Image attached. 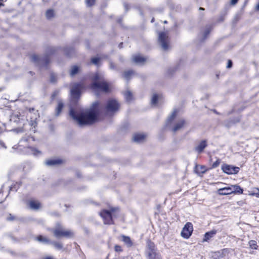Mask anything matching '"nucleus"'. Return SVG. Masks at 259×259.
I'll list each match as a JSON object with an SVG mask.
<instances>
[{"label": "nucleus", "instance_id": "6e6d98bb", "mask_svg": "<svg viewBox=\"0 0 259 259\" xmlns=\"http://www.w3.org/2000/svg\"><path fill=\"white\" fill-rule=\"evenodd\" d=\"M154 21V18H153L151 20V22H153Z\"/></svg>", "mask_w": 259, "mask_h": 259}, {"label": "nucleus", "instance_id": "9b49d317", "mask_svg": "<svg viewBox=\"0 0 259 259\" xmlns=\"http://www.w3.org/2000/svg\"><path fill=\"white\" fill-rule=\"evenodd\" d=\"M54 234L57 238L61 237H70L72 236L73 233L70 230H65L61 228H59L54 230Z\"/></svg>", "mask_w": 259, "mask_h": 259}, {"label": "nucleus", "instance_id": "c85d7f7f", "mask_svg": "<svg viewBox=\"0 0 259 259\" xmlns=\"http://www.w3.org/2000/svg\"><path fill=\"white\" fill-rule=\"evenodd\" d=\"M248 244L249 245V247L251 249H257L258 246L257 245V242L256 241L253 240H250L248 242Z\"/></svg>", "mask_w": 259, "mask_h": 259}, {"label": "nucleus", "instance_id": "864d4df0", "mask_svg": "<svg viewBox=\"0 0 259 259\" xmlns=\"http://www.w3.org/2000/svg\"><path fill=\"white\" fill-rule=\"evenodd\" d=\"M110 67L111 68L114 67L112 63L110 64Z\"/></svg>", "mask_w": 259, "mask_h": 259}, {"label": "nucleus", "instance_id": "6ab92c4d", "mask_svg": "<svg viewBox=\"0 0 259 259\" xmlns=\"http://www.w3.org/2000/svg\"><path fill=\"white\" fill-rule=\"evenodd\" d=\"M62 161L60 159H49L45 162L46 165L49 166L56 165L61 163Z\"/></svg>", "mask_w": 259, "mask_h": 259}, {"label": "nucleus", "instance_id": "1a4fd4ad", "mask_svg": "<svg viewBox=\"0 0 259 259\" xmlns=\"http://www.w3.org/2000/svg\"><path fill=\"white\" fill-rule=\"evenodd\" d=\"M158 41L162 48L164 50H167L168 48V37L164 32L159 33Z\"/></svg>", "mask_w": 259, "mask_h": 259}, {"label": "nucleus", "instance_id": "f03ea898", "mask_svg": "<svg viewBox=\"0 0 259 259\" xmlns=\"http://www.w3.org/2000/svg\"><path fill=\"white\" fill-rule=\"evenodd\" d=\"M93 79L94 81L91 84V89L97 96L99 95L98 92L99 91L103 92L108 91V84L102 75L99 73H96L94 76Z\"/></svg>", "mask_w": 259, "mask_h": 259}, {"label": "nucleus", "instance_id": "f704fd0d", "mask_svg": "<svg viewBox=\"0 0 259 259\" xmlns=\"http://www.w3.org/2000/svg\"><path fill=\"white\" fill-rule=\"evenodd\" d=\"M53 244L58 249H61L63 247L62 244L59 242H54Z\"/></svg>", "mask_w": 259, "mask_h": 259}, {"label": "nucleus", "instance_id": "bf43d9fd", "mask_svg": "<svg viewBox=\"0 0 259 259\" xmlns=\"http://www.w3.org/2000/svg\"><path fill=\"white\" fill-rule=\"evenodd\" d=\"M257 191L259 192V189H257Z\"/></svg>", "mask_w": 259, "mask_h": 259}, {"label": "nucleus", "instance_id": "5701e85b", "mask_svg": "<svg viewBox=\"0 0 259 259\" xmlns=\"http://www.w3.org/2000/svg\"><path fill=\"white\" fill-rule=\"evenodd\" d=\"M178 111L177 109H174L172 113L168 117L166 124L170 123L176 117Z\"/></svg>", "mask_w": 259, "mask_h": 259}, {"label": "nucleus", "instance_id": "dca6fc26", "mask_svg": "<svg viewBox=\"0 0 259 259\" xmlns=\"http://www.w3.org/2000/svg\"><path fill=\"white\" fill-rule=\"evenodd\" d=\"M146 136L143 134H136L133 137L134 141L140 143L142 142L145 138Z\"/></svg>", "mask_w": 259, "mask_h": 259}, {"label": "nucleus", "instance_id": "ea45409f", "mask_svg": "<svg viewBox=\"0 0 259 259\" xmlns=\"http://www.w3.org/2000/svg\"><path fill=\"white\" fill-rule=\"evenodd\" d=\"M55 52L54 48L52 47L49 48L47 50V53L50 54H53Z\"/></svg>", "mask_w": 259, "mask_h": 259}, {"label": "nucleus", "instance_id": "a211bd4d", "mask_svg": "<svg viewBox=\"0 0 259 259\" xmlns=\"http://www.w3.org/2000/svg\"><path fill=\"white\" fill-rule=\"evenodd\" d=\"M121 237L122 238V241L127 247H131L133 245V242L128 236L123 235Z\"/></svg>", "mask_w": 259, "mask_h": 259}, {"label": "nucleus", "instance_id": "f257e3e1", "mask_svg": "<svg viewBox=\"0 0 259 259\" xmlns=\"http://www.w3.org/2000/svg\"><path fill=\"white\" fill-rule=\"evenodd\" d=\"M98 105L99 103L95 102L89 110L80 113H76L73 109H71L69 112L70 116L79 126L91 125L97 120L99 113Z\"/></svg>", "mask_w": 259, "mask_h": 259}, {"label": "nucleus", "instance_id": "49530a36", "mask_svg": "<svg viewBox=\"0 0 259 259\" xmlns=\"http://www.w3.org/2000/svg\"><path fill=\"white\" fill-rule=\"evenodd\" d=\"M238 0H231V3L232 5L236 4Z\"/></svg>", "mask_w": 259, "mask_h": 259}, {"label": "nucleus", "instance_id": "a19ab883", "mask_svg": "<svg viewBox=\"0 0 259 259\" xmlns=\"http://www.w3.org/2000/svg\"><path fill=\"white\" fill-rule=\"evenodd\" d=\"M51 81L52 82H55L56 80V77L55 74H52L51 75Z\"/></svg>", "mask_w": 259, "mask_h": 259}, {"label": "nucleus", "instance_id": "2eb2a0df", "mask_svg": "<svg viewBox=\"0 0 259 259\" xmlns=\"http://www.w3.org/2000/svg\"><path fill=\"white\" fill-rule=\"evenodd\" d=\"M132 60L137 64H141L145 61L146 59L140 55H137L133 56Z\"/></svg>", "mask_w": 259, "mask_h": 259}, {"label": "nucleus", "instance_id": "de8ad7c7", "mask_svg": "<svg viewBox=\"0 0 259 259\" xmlns=\"http://www.w3.org/2000/svg\"><path fill=\"white\" fill-rule=\"evenodd\" d=\"M0 145L5 148H6V146H5L4 143L3 141H0Z\"/></svg>", "mask_w": 259, "mask_h": 259}, {"label": "nucleus", "instance_id": "58836bf2", "mask_svg": "<svg viewBox=\"0 0 259 259\" xmlns=\"http://www.w3.org/2000/svg\"><path fill=\"white\" fill-rule=\"evenodd\" d=\"M114 249H115V251H116V252H120L122 250L121 247L118 245H116L115 246Z\"/></svg>", "mask_w": 259, "mask_h": 259}, {"label": "nucleus", "instance_id": "cd10ccee", "mask_svg": "<svg viewBox=\"0 0 259 259\" xmlns=\"http://www.w3.org/2000/svg\"><path fill=\"white\" fill-rule=\"evenodd\" d=\"M124 97L127 102H130L132 99V94L130 91H127L124 93Z\"/></svg>", "mask_w": 259, "mask_h": 259}, {"label": "nucleus", "instance_id": "0eeeda50", "mask_svg": "<svg viewBox=\"0 0 259 259\" xmlns=\"http://www.w3.org/2000/svg\"><path fill=\"white\" fill-rule=\"evenodd\" d=\"M84 88V84L82 83H75L72 85L71 89V95L73 99H78L82 89Z\"/></svg>", "mask_w": 259, "mask_h": 259}, {"label": "nucleus", "instance_id": "f8f14e48", "mask_svg": "<svg viewBox=\"0 0 259 259\" xmlns=\"http://www.w3.org/2000/svg\"><path fill=\"white\" fill-rule=\"evenodd\" d=\"M207 146V141L202 140L200 141L194 148V151L198 154L201 153L204 149Z\"/></svg>", "mask_w": 259, "mask_h": 259}, {"label": "nucleus", "instance_id": "412c9836", "mask_svg": "<svg viewBox=\"0 0 259 259\" xmlns=\"http://www.w3.org/2000/svg\"><path fill=\"white\" fill-rule=\"evenodd\" d=\"M40 206V203L38 201L32 200L29 202V206L32 209H38Z\"/></svg>", "mask_w": 259, "mask_h": 259}, {"label": "nucleus", "instance_id": "39448f33", "mask_svg": "<svg viewBox=\"0 0 259 259\" xmlns=\"http://www.w3.org/2000/svg\"><path fill=\"white\" fill-rule=\"evenodd\" d=\"M119 108L118 102L114 99H109L105 107V112L109 115H112L116 112Z\"/></svg>", "mask_w": 259, "mask_h": 259}, {"label": "nucleus", "instance_id": "423d86ee", "mask_svg": "<svg viewBox=\"0 0 259 259\" xmlns=\"http://www.w3.org/2000/svg\"><path fill=\"white\" fill-rule=\"evenodd\" d=\"M31 60L35 64L39 65L41 67H45L47 68V65L50 62V59L48 56L39 57L34 54L31 56Z\"/></svg>", "mask_w": 259, "mask_h": 259}, {"label": "nucleus", "instance_id": "393cba45", "mask_svg": "<svg viewBox=\"0 0 259 259\" xmlns=\"http://www.w3.org/2000/svg\"><path fill=\"white\" fill-rule=\"evenodd\" d=\"M210 31H211L210 26H207L205 27L204 32H203V39H202L203 40H204L207 37V36L209 34Z\"/></svg>", "mask_w": 259, "mask_h": 259}, {"label": "nucleus", "instance_id": "7c9ffc66", "mask_svg": "<svg viewBox=\"0 0 259 259\" xmlns=\"http://www.w3.org/2000/svg\"><path fill=\"white\" fill-rule=\"evenodd\" d=\"M54 11L52 9H50L47 11L46 13V16L47 19H51L54 16Z\"/></svg>", "mask_w": 259, "mask_h": 259}, {"label": "nucleus", "instance_id": "4be33fe9", "mask_svg": "<svg viewBox=\"0 0 259 259\" xmlns=\"http://www.w3.org/2000/svg\"><path fill=\"white\" fill-rule=\"evenodd\" d=\"M64 106L63 103L62 101H59L58 103V106L56 109V115L58 116L61 113Z\"/></svg>", "mask_w": 259, "mask_h": 259}, {"label": "nucleus", "instance_id": "c756f323", "mask_svg": "<svg viewBox=\"0 0 259 259\" xmlns=\"http://www.w3.org/2000/svg\"><path fill=\"white\" fill-rule=\"evenodd\" d=\"M37 240L45 243H48L49 242V240L48 239L41 235H39L37 237Z\"/></svg>", "mask_w": 259, "mask_h": 259}, {"label": "nucleus", "instance_id": "3c124183", "mask_svg": "<svg viewBox=\"0 0 259 259\" xmlns=\"http://www.w3.org/2000/svg\"><path fill=\"white\" fill-rule=\"evenodd\" d=\"M122 44H123L122 42H121V43H120L119 44L118 47H119V48H122Z\"/></svg>", "mask_w": 259, "mask_h": 259}, {"label": "nucleus", "instance_id": "4d7b16f0", "mask_svg": "<svg viewBox=\"0 0 259 259\" xmlns=\"http://www.w3.org/2000/svg\"><path fill=\"white\" fill-rule=\"evenodd\" d=\"M256 195L258 196L259 195V192L256 193Z\"/></svg>", "mask_w": 259, "mask_h": 259}, {"label": "nucleus", "instance_id": "a18cd8bd", "mask_svg": "<svg viewBox=\"0 0 259 259\" xmlns=\"http://www.w3.org/2000/svg\"><path fill=\"white\" fill-rule=\"evenodd\" d=\"M59 93V92L57 91H55L52 95V97L54 98Z\"/></svg>", "mask_w": 259, "mask_h": 259}, {"label": "nucleus", "instance_id": "37998d69", "mask_svg": "<svg viewBox=\"0 0 259 259\" xmlns=\"http://www.w3.org/2000/svg\"><path fill=\"white\" fill-rule=\"evenodd\" d=\"M232 61L231 60H228L227 67L228 68H231L232 67Z\"/></svg>", "mask_w": 259, "mask_h": 259}, {"label": "nucleus", "instance_id": "2f4dec72", "mask_svg": "<svg viewBox=\"0 0 259 259\" xmlns=\"http://www.w3.org/2000/svg\"><path fill=\"white\" fill-rule=\"evenodd\" d=\"M65 53L68 56H71L74 50L72 48H66L64 50Z\"/></svg>", "mask_w": 259, "mask_h": 259}, {"label": "nucleus", "instance_id": "ddd939ff", "mask_svg": "<svg viewBox=\"0 0 259 259\" xmlns=\"http://www.w3.org/2000/svg\"><path fill=\"white\" fill-rule=\"evenodd\" d=\"M231 186L220 188L218 190V194L220 195H227L233 194Z\"/></svg>", "mask_w": 259, "mask_h": 259}, {"label": "nucleus", "instance_id": "7ed1b4c3", "mask_svg": "<svg viewBox=\"0 0 259 259\" xmlns=\"http://www.w3.org/2000/svg\"><path fill=\"white\" fill-rule=\"evenodd\" d=\"M145 253L147 259H162L154 243L150 240L147 242Z\"/></svg>", "mask_w": 259, "mask_h": 259}, {"label": "nucleus", "instance_id": "473e14b6", "mask_svg": "<svg viewBox=\"0 0 259 259\" xmlns=\"http://www.w3.org/2000/svg\"><path fill=\"white\" fill-rule=\"evenodd\" d=\"M221 163V160L218 158L217 160L212 164L211 168H215L219 166Z\"/></svg>", "mask_w": 259, "mask_h": 259}, {"label": "nucleus", "instance_id": "09e8293b", "mask_svg": "<svg viewBox=\"0 0 259 259\" xmlns=\"http://www.w3.org/2000/svg\"><path fill=\"white\" fill-rule=\"evenodd\" d=\"M255 9L257 11H259V2L258 3V4L256 5V7H255Z\"/></svg>", "mask_w": 259, "mask_h": 259}, {"label": "nucleus", "instance_id": "9d476101", "mask_svg": "<svg viewBox=\"0 0 259 259\" xmlns=\"http://www.w3.org/2000/svg\"><path fill=\"white\" fill-rule=\"evenodd\" d=\"M222 169L228 175L236 174L239 170V168L231 165L224 164L222 165Z\"/></svg>", "mask_w": 259, "mask_h": 259}, {"label": "nucleus", "instance_id": "a878e982", "mask_svg": "<svg viewBox=\"0 0 259 259\" xmlns=\"http://www.w3.org/2000/svg\"><path fill=\"white\" fill-rule=\"evenodd\" d=\"M78 70H79V68H78V66H77L76 65L73 66L71 68L70 72V75L71 76L75 75L78 72Z\"/></svg>", "mask_w": 259, "mask_h": 259}, {"label": "nucleus", "instance_id": "8fccbe9b", "mask_svg": "<svg viewBox=\"0 0 259 259\" xmlns=\"http://www.w3.org/2000/svg\"><path fill=\"white\" fill-rule=\"evenodd\" d=\"M124 7L125 10H127L128 5L125 3V4H124Z\"/></svg>", "mask_w": 259, "mask_h": 259}, {"label": "nucleus", "instance_id": "c9c22d12", "mask_svg": "<svg viewBox=\"0 0 259 259\" xmlns=\"http://www.w3.org/2000/svg\"><path fill=\"white\" fill-rule=\"evenodd\" d=\"M92 63L95 65H97L100 61V58L98 57L93 58L91 60Z\"/></svg>", "mask_w": 259, "mask_h": 259}, {"label": "nucleus", "instance_id": "4c0bfd02", "mask_svg": "<svg viewBox=\"0 0 259 259\" xmlns=\"http://www.w3.org/2000/svg\"><path fill=\"white\" fill-rule=\"evenodd\" d=\"M36 118H35L34 119H32V118H31V120L30 121V124L31 126H33L34 127L35 126V125H36Z\"/></svg>", "mask_w": 259, "mask_h": 259}, {"label": "nucleus", "instance_id": "5fc2aeb1", "mask_svg": "<svg viewBox=\"0 0 259 259\" xmlns=\"http://www.w3.org/2000/svg\"><path fill=\"white\" fill-rule=\"evenodd\" d=\"M200 10H204V9L203 8H200Z\"/></svg>", "mask_w": 259, "mask_h": 259}, {"label": "nucleus", "instance_id": "6e6552de", "mask_svg": "<svg viewBox=\"0 0 259 259\" xmlns=\"http://www.w3.org/2000/svg\"><path fill=\"white\" fill-rule=\"evenodd\" d=\"M193 231V227L192 223L188 222L183 227L181 235L184 238L188 239L191 236Z\"/></svg>", "mask_w": 259, "mask_h": 259}, {"label": "nucleus", "instance_id": "603ef678", "mask_svg": "<svg viewBox=\"0 0 259 259\" xmlns=\"http://www.w3.org/2000/svg\"><path fill=\"white\" fill-rule=\"evenodd\" d=\"M44 259H53V258L52 257L48 256V257H45Z\"/></svg>", "mask_w": 259, "mask_h": 259}, {"label": "nucleus", "instance_id": "13d9d810", "mask_svg": "<svg viewBox=\"0 0 259 259\" xmlns=\"http://www.w3.org/2000/svg\"><path fill=\"white\" fill-rule=\"evenodd\" d=\"M164 23H167V21H164Z\"/></svg>", "mask_w": 259, "mask_h": 259}, {"label": "nucleus", "instance_id": "4468645a", "mask_svg": "<svg viewBox=\"0 0 259 259\" xmlns=\"http://www.w3.org/2000/svg\"><path fill=\"white\" fill-rule=\"evenodd\" d=\"M185 124V121L183 119H181L179 120L174 125V127L172 128V131L174 132H176L181 128H182Z\"/></svg>", "mask_w": 259, "mask_h": 259}, {"label": "nucleus", "instance_id": "aec40b11", "mask_svg": "<svg viewBox=\"0 0 259 259\" xmlns=\"http://www.w3.org/2000/svg\"><path fill=\"white\" fill-rule=\"evenodd\" d=\"M231 188L232 189V191H233V193L234 194H242L243 193V189L241 188V187L237 185H231Z\"/></svg>", "mask_w": 259, "mask_h": 259}, {"label": "nucleus", "instance_id": "b1692460", "mask_svg": "<svg viewBox=\"0 0 259 259\" xmlns=\"http://www.w3.org/2000/svg\"><path fill=\"white\" fill-rule=\"evenodd\" d=\"M160 95H157L156 94H153L151 101V105H156L157 103L158 100L160 98Z\"/></svg>", "mask_w": 259, "mask_h": 259}, {"label": "nucleus", "instance_id": "c03bdc74", "mask_svg": "<svg viewBox=\"0 0 259 259\" xmlns=\"http://www.w3.org/2000/svg\"><path fill=\"white\" fill-rule=\"evenodd\" d=\"M9 215V217L7 218L8 221H13L15 219V217L14 216H12L11 214H10Z\"/></svg>", "mask_w": 259, "mask_h": 259}, {"label": "nucleus", "instance_id": "20e7f679", "mask_svg": "<svg viewBox=\"0 0 259 259\" xmlns=\"http://www.w3.org/2000/svg\"><path fill=\"white\" fill-rule=\"evenodd\" d=\"M118 213V208H111L110 210H103L100 212V215L103 219L104 224L110 225L113 223V218L116 217Z\"/></svg>", "mask_w": 259, "mask_h": 259}, {"label": "nucleus", "instance_id": "bb28decb", "mask_svg": "<svg viewBox=\"0 0 259 259\" xmlns=\"http://www.w3.org/2000/svg\"><path fill=\"white\" fill-rule=\"evenodd\" d=\"M134 73V72L133 70L126 71L123 73V76L126 79L128 80Z\"/></svg>", "mask_w": 259, "mask_h": 259}, {"label": "nucleus", "instance_id": "f3484780", "mask_svg": "<svg viewBox=\"0 0 259 259\" xmlns=\"http://www.w3.org/2000/svg\"><path fill=\"white\" fill-rule=\"evenodd\" d=\"M217 233L216 230H212L209 232H206L205 235L203 238V241H207L209 240L211 238H212Z\"/></svg>", "mask_w": 259, "mask_h": 259}, {"label": "nucleus", "instance_id": "e433bc0d", "mask_svg": "<svg viewBox=\"0 0 259 259\" xmlns=\"http://www.w3.org/2000/svg\"><path fill=\"white\" fill-rule=\"evenodd\" d=\"M95 0H85L87 5L88 6H92L95 3Z\"/></svg>", "mask_w": 259, "mask_h": 259}, {"label": "nucleus", "instance_id": "79ce46f5", "mask_svg": "<svg viewBox=\"0 0 259 259\" xmlns=\"http://www.w3.org/2000/svg\"><path fill=\"white\" fill-rule=\"evenodd\" d=\"M200 169H201V172L202 174L205 173L206 171V169L204 166H201Z\"/></svg>", "mask_w": 259, "mask_h": 259}, {"label": "nucleus", "instance_id": "72a5a7b5", "mask_svg": "<svg viewBox=\"0 0 259 259\" xmlns=\"http://www.w3.org/2000/svg\"><path fill=\"white\" fill-rule=\"evenodd\" d=\"M30 149L31 150L32 154L35 156H37L39 154H40L41 153L40 151H39L34 148H30Z\"/></svg>", "mask_w": 259, "mask_h": 259}]
</instances>
